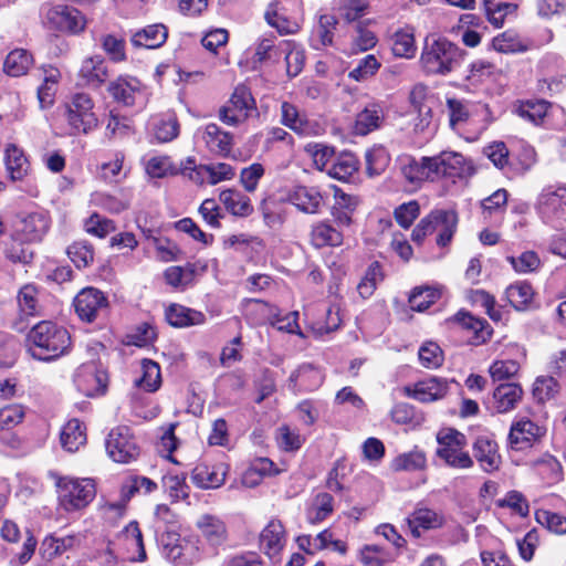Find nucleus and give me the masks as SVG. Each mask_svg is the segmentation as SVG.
Instances as JSON below:
<instances>
[{
	"instance_id": "nucleus-11",
	"label": "nucleus",
	"mask_w": 566,
	"mask_h": 566,
	"mask_svg": "<svg viewBox=\"0 0 566 566\" xmlns=\"http://www.w3.org/2000/svg\"><path fill=\"white\" fill-rule=\"evenodd\" d=\"M433 170V179H451L471 176L474 171L471 160L457 151H441L437 156L430 157Z\"/></svg>"
},
{
	"instance_id": "nucleus-52",
	"label": "nucleus",
	"mask_w": 566,
	"mask_h": 566,
	"mask_svg": "<svg viewBox=\"0 0 566 566\" xmlns=\"http://www.w3.org/2000/svg\"><path fill=\"white\" fill-rule=\"evenodd\" d=\"M380 66L381 63L378 59L374 54H368L359 60L356 67L348 73V77L357 82H365L373 77Z\"/></svg>"
},
{
	"instance_id": "nucleus-19",
	"label": "nucleus",
	"mask_w": 566,
	"mask_h": 566,
	"mask_svg": "<svg viewBox=\"0 0 566 566\" xmlns=\"http://www.w3.org/2000/svg\"><path fill=\"white\" fill-rule=\"evenodd\" d=\"M324 381L323 371L312 364H303L294 370L289 378V388L297 392H307L318 389Z\"/></svg>"
},
{
	"instance_id": "nucleus-57",
	"label": "nucleus",
	"mask_w": 566,
	"mask_h": 566,
	"mask_svg": "<svg viewBox=\"0 0 566 566\" xmlns=\"http://www.w3.org/2000/svg\"><path fill=\"white\" fill-rule=\"evenodd\" d=\"M559 390V385L554 377H537L533 385V396L538 402H545L554 398Z\"/></svg>"
},
{
	"instance_id": "nucleus-17",
	"label": "nucleus",
	"mask_w": 566,
	"mask_h": 566,
	"mask_svg": "<svg viewBox=\"0 0 566 566\" xmlns=\"http://www.w3.org/2000/svg\"><path fill=\"white\" fill-rule=\"evenodd\" d=\"M400 174L413 188L421 187L424 181H434L430 157H422L420 160L410 156L401 157Z\"/></svg>"
},
{
	"instance_id": "nucleus-42",
	"label": "nucleus",
	"mask_w": 566,
	"mask_h": 566,
	"mask_svg": "<svg viewBox=\"0 0 566 566\" xmlns=\"http://www.w3.org/2000/svg\"><path fill=\"white\" fill-rule=\"evenodd\" d=\"M358 170V160L350 153H343L331 164L327 169L328 176L345 181Z\"/></svg>"
},
{
	"instance_id": "nucleus-14",
	"label": "nucleus",
	"mask_w": 566,
	"mask_h": 566,
	"mask_svg": "<svg viewBox=\"0 0 566 566\" xmlns=\"http://www.w3.org/2000/svg\"><path fill=\"white\" fill-rule=\"evenodd\" d=\"M108 301L97 289H83L74 298V307L78 317L84 322L95 321L102 313L106 312Z\"/></svg>"
},
{
	"instance_id": "nucleus-9",
	"label": "nucleus",
	"mask_w": 566,
	"mask_h": 566,
	"mask_svg": "<svg viewBox=\"0 0 566 566\" xmlns=\"http://www.w3.org/2000/svg\"><path fill=\"white\" fill-rule=\"evenodd\" d=\"M256 113V103L250 88L239 84L228 103L220 109V119L228 125H238Z\"/></svg>"
},
{
	"instance_id": "nucleus-54",
	"label": "nucleus",
	"mask_w": 566,
	"mask_h": 566,
	"mask_svg": "<svg viewBox=\"0 0 566 566\" xmlns=\"http://www.w3.org/2000/svg\"><path fill=\"white\" fill-rule=\"evenodd\" d=\"M440 297V292L432 287H416L409 296L411 310L422 312Z\"/></svg>"
},
{
	"instance_id": "nucleus-50",
	"label": "nucleus",
	"mask_w": 566,
	"mask_h": 566,
	"mask_svg": "<svg viewBox=\"0 0 566 566\" xmlns=\"http://www.w3.org/2000/svg\"><path fill=\"white\" fill-rule=\"evenodd\" d=\"M18 305L20 312L25 316H34L39 313L38 289L33 284H27L20 289Z\"/></svg>"
},
{
	"instance_id": "nucleus-31",
	"label": "nucleus",
	"mask_w": 566,
	"mask_h": 566,
	"mask_svg": "<svg viewBox=\"0 0 566 566\" xmlns=\"http://www.w3.org/2000/svg\"><path fill=\"white\" fill-rule=\"evenodd\" d=\"M167 322L174 327H189L205 322V315L201 312L188 308L179 304H171L165 312Z\"/></svg>"
},
{
	"instance_id": "nucleus-62",
	"label": "nucleus",
	"mask_w": 566,
	"mask_h": 566,
	"mask_svg": "<svg viewBox=\"0 0 566 566\" xmlns=\"http://www.w3.org/2000/svg\"><path fill=\"white\" fill-rule=\"evenodd\" d=\"M359 559L366 566H384L390 557L381 546L365 545L359 552Z\"/></svg>"
},
{
	"instance_id": "nucleus-21",
	"label": "nucleus",
	"mask_w": 566,
	"mask_h": 566,
	"mask_svg": "<svg viewBox=\"0 0 566 566\" xmlns=\"http://www.w3.org/2000/svg\"><path fill=\"white\" fill-rule=\"evenodd\" d=\"M473 455L484 472L492 473L499 470L501 455L497 443L490 437H479L473 443Z\"/></svg>"
},
{
	"instance_id": "nucleus-36",
	"label": "nucleus",
	"mask_w": 566,
	"mask_h": 566,
	"mask_svg": "<svg viewBox=\"0 0 566 566\" xmlns=\"http://www.w3.org/2000/svg\"><path fill=\"white\" fill-rule=\"evenodd\" d=\"M442 522V517L429 509H418L407 518L408 526L415 537L421 536L420 530L439 527Z\"/></svg>"
},
{
	"instance_id": "nucleus-53",
	"label": "nucleus",
	"mask_w": 566,
	"mask_h": 566,
	"mask_svg": "<svg viewBox=\"0 0 566 566\" xmlns=\"http://www.w3.org/2000/svg\"><path fill=\"white\" fill-rule=\"evenodd\" d=\"M512 268L521 274L536 272L541 265V259L535 251H524L517 256H507Z\"/></svg>"
},
{
	"instance_id": "nucleus-27",
	"label": "nucleus",
	"mask_w": 566,
	"mask_h": 566,
	"mask_svg": "<svg viewBox=\"0 0 566 566\" xmlns=\"http://www.w3.org/2000/svg\"><path fill=\"white\" fill-rule=\"evenodd\" d=\"M119 538L124 542L132 562H145L146 551L143 534L136 521H132L120 533Z\"/></svg>"
},
{
	"instance_id": "nucleus-32",
	"label": "nucleus",
	"mask_w": 566,
	"mask_h": 566,
	"mask_svg": "<svg viewBox=\"0 0 566 566\" xmlns=\"http://www.w3.org/2000/svg\"><path fill=\"white\" fill-rule=\"evenodd\" d=\"M264 18L265 21L281 34H293L300 30L298 22L289 18L284 12V8L277 1L271 2L268 6Z\"/></svg>"
},
{
	"instance_id": "nucleus-39",
	"label": "nucleus",
	"mask_w": 566,
	"mask_h": 566,
	"mask_svg": "<svg viewBox=\"0 0 566 566\" xmlns=\"http://www.w3.org/2000/svg\"><path fill=\"white\" fill-rule=\"evenodd\" d=\"M142 376L135 380L137 387L154 392L161 385V374L159 365L151 359L140 361Z\"/></svg>"
},
{
	"instance_id": "nucleus-61",
	"label": "nucleus",
	"mask_w": 566,
	"mask_h": 566,
	"mask_svg": "<svg viewBox=\"0 0 566 566\" xmlns=\"http://www.w3.org/2000/svg\"><path fill=\"white\" fill-rule=\"evenodd\" d=\"M496 72L495 64L485 60H478L471 64L467 78L472 84H480L494 76Z\"/></svg>"
},
{
	"instance_id": "nucleus-18",
	"label": "nucleus",
	"mask_w": 566,
	"mask_h": 566,
	"mask_svg": "<svg viewBox=\"0 0 566 566\" xmlns=\"http://www.w3.org/2000/svg\"><path fill=\"white\" fill-rule=\"evenodd\" d=\"M112 97L125 106H133L144 97V87L139 80L133 76H119L108 85Z\"/></svg>"
},
{
	"instance_id": "nucleus-47",
	"label": "nucleus",
	"mask_w": 566,
	"mask_h": 566,
	"mask_svg": "<svg viewBox=\"0 0 566 566\" xmlns=\"http://www.w3.org/2000/svg\"><path fill=\"white\" fill-rule=\"evenodd\" d=\"M334 499L329 493H319L315 496L312 506L307 511V521L311 524L323 522L334 510Z\"/></svg>"
},
{
	"instance_id": "nucleus-28",
	"label": "nucleus",
	"mask_w": 566,
	"mask_h": 566,
	"mask_svg": "<svg viewBox=\"0 0 566 566\" xmlns=\"http://www.w3.org/2000/svg\"><path fill=\"white\" fill-rule=\"evenodd\" d=\"M338 24V20L334 14L325 13L321 14L318 22L315 25L312 36L311 46L314 50H322L327 45L333 44L334 31Z\"/></svg>"
},
{
	"instance_id": "nucleus-30",
	"label": "nucleus",
	"mask_w": 566,
	"mask_h": 566,
	"mask_svg": "<svg viewBox=\"0 0 566 566\" xmlns=\"http://www.w3.org/2000/svg\"><path fill=\"white\" fill-rule=\"evenodd\" d=\"M60 441L64 450L76 452L86 443V428L78 419H71L63 426Z\"/></svg>"
},
{
	"instance_id": "nucleus-15",
	"label": "nucleus",
	"mask_w": 566,
	"mask_h": 566,
	"mask_svg": "<svg viewBox=\"0 0 566 566\" xmlns=\"http://www.w3.org/2000/svg\"><path fill=\"white\" fill-rule=\"evenodd\" d=\"M260 548L273 562L280 563L286 544V532L282 522L272 518L260 533Z\"/></svg>"
},
{
	"instance_id": "nucleus-40",
	"label": "nucleus",
	"mask_w": 566,
	"mask_h": 566,
	"mask_svg": "<svg viewBox=\"0 0 566 566\" xmlns=\"http://www.w3.org/2000/svg\"><path fill=\"white\" fill-rule=\"evenodd\" d=\"M280 50L285 53L286 73L290 77L297 76L305 64V52L293 41H284Z\"/></svg>"
},
{
	"instance_id": "nucleus-5",
	"label": "nucleus",
	"mask_w": 566,
	"mask_h": 566,
	"mask_svg": "<svg viewBox=\"0 0 566 566\" xmlns=\"http://www.w3.org/2000/svg\"><path fill=\"white\" fill-rule=\"evenodd\" d=\"M437 442L436 453L447 465L454 469L473 467V460L465 451L468 442L462 432L453 428H442L437 433Z\"/></svg>"
},
{
	"instance_id": "nucleus-37",
	"label": "nucleus",
	"mask_w": 566,
	"mask_h": 566,
	"mask_svg": "<svg viewBox=\"0 0 566 566\" xmlns=\"http://www.w3.org/2000/svg\"><path fill=\"white\" fill-rule=\"evenodd\" d=\"M219 199L233 216L247 217L253 211L250 199L238 190H224L220 193Z\"/></svg>"
},
{
	"instance_id": "nucleus-48",
	"label": "nucleus",
	"mask_w": 566,
	"mask_h": 566,
	"mask_svg": "<svg viewBox=\"0 0 566 566\" xmlns=\"http://www.w3.org/2000/svg\"><path fill=\"white\" fill-rule=\"evenodd\" d=\"M505 295L514 308L524 310L531 303L534 292L531 284L517 282L506 289Z\"/></svg>"
},
{
	"instance_id": "nucleus-43",
	"label": "nucleus",
	"mask_w": 566,
	"mask_h": 566,
	"mask_svg": "<svg viewBox=\"0 0 566 566\" xmlns=\"http://www.w3.org/2000/svg\"><path fill=\"white\" fill-rule=\"evenodd\" d=\"M427 465L426 453L415 448L413 450L398 454L391 461V469L394 471H419L423 470Z\"/></svg>"
},
{
	"instance_id": "nucleus-8",
	"label": "nucleus",
	"mask_w": 566,
	"mask_h": 566,
	"mask_svg": "<svg viewBox=\"0 0 566 566\" xmlns=\"http://www.w3.org/2000/svg\"><path fill=\"white\" fill-rule=\"evenodd\" d=\"M43 25L52 32L78 33L85 28L84 15L75 8L44 4L41 9Z\"/></svg>"
},
{
	"instance_id": "nucleus-3",
	"label": "nucleus",
	"mask_w": 566,
	"mask_h": 566,
	"mask_svg": "<svg viewBox=\"0 0 566 566\" xmlns=\"http://www.w3.org/2000/svg\"><path fill=\"white\" fill-rule=\"evenodd\" d=\"M462 55L459 46L447 39H438L426 44L420 62L426 73L446 75L460 65Z\"/></svg>"
},
{
	"instance_id": "nucleus-34",
	"label": "nucleus",
	"mask_w": 566,
	"mask_h": 566,
	"mask_svg": "<svg viewBox=\"0 0 566 566\" xmlns=\"http://www.w3.org/2000/svg\"><path fill=\"white\" fill-rule=\"evenodd\" d=\"M80 544V535H67L64 537L48 536L42 542L41 554L43 558L51 560L67 551L74 549Z\"/></svg>"
},
{
	"instance_id": "nucleus-7",
	"label": "nucleus",
	"mask_w": 566,
	"mask_h": 566,
	"mask_svg": "<svg viewBox=\"0 0 566 566\" xmlns=\"http://www.w3.org/2000/svg\"><path fill=\"white\" fill-rule=\"evenodd\" d=\"M536 209L547 224L559 227L566 222V184L544 187L537 197Z\"/></svg>"
},
{
	"instance_id": "nucleus-2",
	"label": "nucleus",
	"mask_w": 566,
	"mask_h": 566,
	"mask_svg": "<svg viewBox=\"0 0 566 566\" xmlns=\"http://www.w3.org/2000/svg\"><path fill=\"white\" fill-rule=\"evenodd\" d=\"M56 488L57 501L65 512H75L86 507L95 497L96 488L91 479L61 476L50 473Z\"/></svg>"
},
{
	"instance_id": "nucleus-64",
	"label": "nucleus",
	"mask_w": 566,
	"mask_h": 566,
	"mask_svg": "<svg viewBox=\"0 0 566 566\" xmlns=\"http://www.w3.org/2000/svg\"><path fill=\"white\" fill-rule=\"evenodd\" d=\"M419 212H420V206H419L418 201L411 200L409 202H405V203L400 205L399 207H397L395 209L394 216H395L397 223L400 227L408 229L413 223V221L417 219V217L419 216Z\"/></svg>"
},
{
	"instance_id": "nucleus-55",
	"label": "nucleus",
	"mask_w": 566,
	"mask_h": 566,
	"mask_svg": "<svg viewBox=\"0 0 566 566\" xmlns=\"http://www.w3.org/2000/svg\"><path fill=\"white\" fill-rule=\"evenodd\" d=\"M420 364L428 369H436L443 364V352L437 343L426 342L418 352Z\"/></svg>"
},
{
	"instance_id": "nucleus-38",
	"label": "nucleus",
	"mask_w": 566,
	"mask_h": 566,
	"mask_svg": "<svg viewBox=\"0 0 566 566\" xmlns=\"http://www.w3.org/2000/svg\"><path fill=\"white\" fill-rule=\"evenodd\" d=\"M33 63L32 55L23 49L11 51L4 62L3 71L10 76L24 75Z\"/></svg>"
},
{
	"instance_id": "nucleus-1",
	"label": "nucleus",
	"mask_w": 566,
	"mask_h": 566,
	"mask_svg": "<svg viewBox=\"0 0 566 566\" xmlns=\"http://www.w3.org/2000/svg\"><path fill=\"white\" fill-rule=\"evenodd\" d=\"M29 352L34 359L52 361L70 353L72 340L67 329L51 321L34 325L28 334Z\"/></svg>"
},
{
	"instance_id": "nucleus-25",
	"label": "nucleus",
	"mask_w": 566,
	"mask_h": 566,
	"mask_svg": "<svg viewBox=\"0 0 566 566\" xmlns=\"http://www.w3.org/2000/svg\"><path fill=\"white\" fill-rule=\"evenodd\" d=\"M163 552L165 556L175 564L187 565L189 563L188 553L192 551V545L181 539L172 530L161 536Z\"/></svg>"
},
{
	"instance_id": "nucleus-41",
	"label": "nucleus",
	"mask_w": 566,
	"mask_h": 566,
	"mask_svg": "<svg viewBox=\"0 0 566 566\" xmlns=\"http://www.w3.org/2000/svg\"><path fill=\"white\" fill-rule=\"evenodd\" d=\"M247 318L254 325H261L276 317V308L260 300H248L244 306Z\"/></svg>"
},
{
	"instance_id": "nucleus-23",
	"label": "nucleus",
	"mask_w": 566,
	"mask_h": 566,
	"mask_svg": "<svg viewBox=\"0 0 566 566\" xmlns=\"http://www.w3.org/2000/svg\"><path fill=\"white\" fill-rule=\"evenodd\" d=\"M522 397L523 389L518 384H501L494 389L492 408L496 413H506L516 408Z\"/></svg>"
},
{
	"instance_id": "nucleus-63",
	"label": "nucleus",
	"mask_w": 566,
	"mask_h": 566,
	"mask_svg": "<svg viewBox=\"0 0 566 566\" xmlns=\"http://www.w3.org/2000/svg\"><path fill=\"white\" fill-rule=\"evenodd\" d=\"M275 35L270 34L258 40L253 55L254 62L264 63L277 56V50L280 46H275Z\"/></svg>"
},
{
	"instance_id": "nucleus-56",
	"label": "nucleus",
	"mask_w": 566,
	"mask_h": 566,
	"mask_svg": "<svg viewBox=\"0 0 566 566\" xmlns=\"http://www.w3.org/2000/svg\"><path fill=\"white\" fill-rule=\"evenodd\" d=\"M66 252L71 261L78 269L88 266L94 260L93 248L85 241L73 242Z\"/></svg>"
},
{
	"instance_id": "nucleus-44",
	"label": "nucleus",
	"mask_w": 566,
	"mask_h": 566,
	"mask_svg": "<svg viewBox=\"0 0 566 566\" xmlns=\"http://www.w3.org/2000/svg\"><path fill=\"white\" fill-rule=\"evenodd\" d=\"M382 111L379 105L371 104L365 107L356 117L355 130L358 135H367L379 127Z\"/></svg>"
},
{
	"instance_id": "nucleus-20",
	"label": "nucleus",
	"mask_w": 566,
	"mask_h": 566,
	"mask_svg": "<svg viewBox=\"0 0 566 566\" xmlns=\"http://www.w3.org/2000/svg\"><path fill=\"white\" fill-rule=\"evenodd\" d=\"M287 201L305 213H318L324 203L322 192L316 187L295 186L287 193Z\"/></svg>"
},
{
	"instance_id": "nucleus-10",
	"label": "nucleus",
	"mask_w": 566,
	"mask_h": 566,
	"mask_svg": "<svg viewBox=\"0 0 566 566\" xmlns=\"http://www.w3.org/2000/svg\"><path fill=\"white\" fill-rule=\"evenodd\" d=\"M106 452L117 463H129L139 455V447L132 430L126 426H118L107 436Z\"/></svg>"
},
{
	"instance_id": "nucleus-22",
	"label": "nucleus",
	"mask_w": 566,
	"mask_h": 566,
	"mask_svg": "<svg viewBox=\"0 0 566 566\" xmlns=\"http://www.w3.org/2000/svg\"><path fill=\"white\" fill-rule=\"evenodd\" d=\"M51 226V220L48 212L35 211L27 214L19 226V232L23 240L28 242L41 241L48 233Z\"/></svg>"
},
{
	"instance_id": "nucleus-59",
	"label": "nucleus",
	"mask_w": 566,
	"mask_h": 566,
	"mask_svg": "<svg viewBox=\"0 0 566 566\" xmlns=\"http://www.w3.org/2000/svg\"><path fill=\"white\" fill-rule=\"evenodd\" d=\"M180 171L195 184L202 185L205 181L212 184V167L208 165L196 166L195 160L191 158H188L181 165Z\"/></svg>"
},
{
	"instance_id": "nucleus-49",
	"label": "nucleus",
	"mask_w": 566,
	"mask_h": 566,
	"mask_svg": "<svg viewBox=\"0 0 566 566\" xmlns=\"http://www.w3.org/2000/svg\"><path fill=\"white\" fill-rule=\"evenodd\" d=\"M365 158L366 170L370 177L379 176L382 174L390 161L389 154L382 146H376L371 149H368L366 151Z\"/></svg>"
},
{
	"instance_id": "nucleus-29",
	"label": "nucleus",
	"mask_w": 566,
	"mask_h": 566,
	"mask_svg": "<svg viewBox=\"0 0 566 566\" xmlns=\"http://www.w3.org/2000/svg\"><path fill=\"white\" fill-rule=\"evenodd\" d=\"M491 46L499 53L516 54L527 52L532 45L515 31L506 30L492 39Z\"/></svg>"
},
{
	"instance_id": "nucleus-35",
	"label": "nucleus",
	"mask_w": 566,
	"mask_h": 566,
	"mask_svg": "<svg viewBox=\"0 0 566 566\" xmlns=\"http://www.w3.org/2000/svg\"><path fill=\"white\" fill-rule=\"evenodd\" d=\"M4 161L12 180H22L29 174L30 163L22 149L18 148L15 145H9L6 148Z\"/></svg>"
},
{
	"instance_id": "nucleus-13",
	"label": "nucleus",
	"mask_w": 566,
	"mask_h": 566,
	"mask_svg": "<svg viewBox=\"0 0 566 566\" xmlns=\"http://www.w3.org/2000/svg\"><path fill=\"white\" fill-rule=\"evenodd\" d=\"M74 382L80 392L86 397L103 395L107 387V374L95 361L82 364L74 376Z\"/></svg>"
},
{
	"instance_id": "nucleus-45",
	"label": "nucleus",
	"mask_w": 566,
	"mask_h": 566,
	"mask_svg": "<svg viewBox=\"0 0 566 566\" xmlns=\"http://www.w3.org/2000/svg\"><path fill=\"white\" fill-rule=\"evenodd\" d=\"M384 280L382 268L379 262H373L365 275L357 284V292L363 300H368L375 293L377 285Z\"/></svg>"
},
{
	"instance_id": "nucleus-24",
	"label": "nucleus",
	"mask_w": 566,
	"mask_h": 566,
	"mask_svg": "<svg viewBox=\"0 0 566 566\" xmlns=\"http://www.w3.org/2000/svg\"><path fill=\"white\" fill-rule=\"evenodd\" d=\"M78 75L88 86L99 87L108 78V69L102 56L95 55L83 60Z\"/></svg>"
},
{
	"instance_id": "nucleus-26",
	"label": "nucleus",
	"mask_w": 566,
	"mask_h": 566,
	"mask_svg": "<svg viewBox=\"0 0 566 566\" xmlns=\"http://www.w3.org/2000/svg\"><path fill=\"white\" fill-rule=\"evenodd\" d=\"M168 36L167 28L164 24H150L136 31L132 35V44L136 48L157 49L161 46Z\"/></svg>"
},
{
	"instance_id": "nucleus-4",
	"label": "nucleus",
	"mask_w": 566,
	"mask_h": 566,
	"mask_svg": "<svg viewBox=\"0 0 566 566\" xmlns=\"http://www.w3.org/2000/svg\"><path fill=\"white\" fill-rule=\"evenodd\" d=\"M94 103L88 94L76 93L64 104L63 116L67 123L69 135H87L98 126L93 111Z\"/></svg>"
},
{
	"instance_id": "nucleus-6",
	"label": "nucleus",
	"mask_w": 566,
	"mask_h": 566,
	"mask_svg": "<svg viewBox=\"0 0 566 566\" xmlns=\"http://www.w3.org/2000/svg\"><path fill=\"white\" fill-rule=\"evenodd\" d=\"M458 216L453 210H433L422 218L412 230L411 238L415 242L421 243L423 239L433 231H439L437 244L447 245L457 229Z\"/></svg>"
},
{
	"instance_id": "nucleus-58",
	"label": "nucleus",
	"mask_w": 566,
	"mask_h": 566,
	"mask_svg": "<svg viewBox=\"0 0 566 566\" xmlns=\"http://www.w3.org/2000/svg\"><path fill=\"white\" fill-rule=\"evenodd\" d=\"M455 321L464 328L473 331L479 342H485L491 335L488 323L469 313L459 312L455 315Z\"/></svg>"
},
{
	"instance_id": "nucleus-51",
	"label": "nucleus",
	"mask_w": 566,
	"mask_h": 566,
	"mask_svg": "<svg viewBox=\"0 0 566 566\" xmlns=\"http://www.w3.org/2000/svg\"><path fill=\"white\" fill-rule=\"evenodd\" d=\"M305 151L311 156L315 167L321 171H326L334 161V149L323 144L310 143L305 146Z\"/></svg>"
},
{
	"instance_id": "nucleus-46",
	"label": "nucleus",
	"mask_w": 566,
	"mask_h": 566,
	"mask_svg": "<svg viewBox=\"0 0 566 566\" xmlns=\"http://www.w3.org/2000/svg\"><path fill=\"white\" fill-rule=\"evenodd\" d=\"M154 137L159 143H168L179 134V124L174 115L155 118L151 124Z\"/></svg>"
},
{
	"instance_id": "nucleus-60",
	"label": "nucleus",
	"mask_w": 566,
	"mask_h": 566,
	"mask_svg": "<svg viewBox=\"0 0 566 566\" xmlns=\"http://www.w3.org/2000/svg\"><path fill=\"white\" fill-rule=\"evenodd\" d=\"M392 52L399 57H412L416 53L413 35L406 31L396 32L392 38Z\"/></svg>"
},
{
	"instance_id": "nucleus-33",
	"label": "nucleus",
	"mask_w": 566,
	"mask_h": 566,
	"mask_svg": "<svg viewBox=\"0 0 566 566\" xmlns=\"http://www.w3.org/2000/svg\"><path fill=\"white\" fill-rule=\"evenodd\" d=\"M311 243L316 249L338 247L343 243V233L327 221H319L312 227Z\"/></svg>"
},
{
	"instance_id": "nucleus-12",
	"label": "nucleus",
	"mask_w": 566,
	"mask_h": 566,
	"mask_svg": "<svg viewBox=\"0 0 566 566\" xmlns=\"http://www.w3.org/2000/svg\"><path fill=\"white\" fill-rule=\"evenodd\" d=\"M546 429L526 417H516L509 432V444L513 450L523 451L538 443Z\"/></svg>"
},
{
	"instance_id": "nucleus-16",
	"label": "nucleus",
	"mask_w": 566,
	"mask_h": 566,
	"mask_svg": "<svg viewBox=\"0 0 566 566\" xmlns=\"http://www.w3.org/2000/svg\"><path fill=\"white\" fill-rule=\"evenodd\" d=\"M448 390V380L438 377H429L403 388L407 396L420 402H432L442 399Z\"/></svg>"
}]
</instances>
